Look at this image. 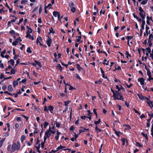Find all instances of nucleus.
<instances>
[{
	"label": "nucleus",
	"mask_w": 153,
	"mask_h": 153,
	"mask_svg": "<svg viewBox=\"0 0 153 153\" xmlns=\"http://www.w3.org/2000/svg\"><path fill=\"white\" fill-rule=\"evenodd\" d=\"M139 99L142 100H146L147 101H148L149 99L148 98L143 96L142 95H140L139 94H137Z\"/></svg>",
	"instance_id": "nucleus-5"
},
{
	"label": "nucleus",
	"mask_w": 153,
	"mask_h": 153,
	"mask_svg": "<svg viewBox=\"0 0 153 153\" xmlns=\"http://www.w3.org/2000/svg\"><path fill=\"white\" fill-rule=\"evenodd\" d=\"M6 50H5L2 52L1 53V56L2 57V58H4V55L6 53Z\"/></svg>",
	"instance_id": "nucleus-24"
},
{
	"label": "nucleus",
	"mask_w": 153,
	"mask_h": 153,
	"mask_svg": "<svg viewBox=\"0 0 153 153\" xmlns=\"http://www.w3.org/2000/svg\"><path fill=\"white\" fill-rule=\"evenodd\" d=\"M134 144L136 145V146L139 147H140L142 146L141 145L139 142H135Z\"/></svg>",
	"instance_id": "nucleus-30"
},
{
	"label": "nucleus",
	"mask_w": 153,
	"mask_h": 153,
	"mask_svg": "<svg viewBox=\"0 0 153 153\" xmlns=\"http://www.w3.org/2000/svg\"><path fill=\"white\" fill-rule=\"evenodd\" d=\"M42 37L39 36L36 39V43L37 44H38L39 43L40 45L41 46H42L43 45L41 43V42L42 41Z\"/></svg>",
	"instance_id": "nucleus-6"
},
{
	"label": "nucleus",
	"mask_w": 153,
	"mask_h": 153,
	"mask_svg": "<svg viewBox=\"0 0 153 153\" xmlns=\"http://www.w3.org/2000/svg\"><path fill=\"white\" fill-rule=\"evenodd\" d=\"M10 33L12 34H14L15 33V31L13 30H12L9 32Z\"/></svg>",
	"instance_id": "nucleus-62"
},
{
	"label": "nucleus",
	"mask_w": 153,
	"mask_h": 153,
	"mask_svg": "<svg viewBox=\"0 0 153 153\" xmlns=\"http://www.w3.org/2000/svg\"><path fill=\"white\" fill-rule=\"evenodd\" d=\"M103 64L104 65H109V61H107V62H103Z\"/></svg>",
	"instance_id": "nucleus-57"
},
{
	"label": "nucleus",
	"mask_w": 153,
	"mask_h": 153,
	"mask_svg": "<svg viewBox=\"0 0 153 153\" xmlns=\"http://www.w3.org/2000/svg\"><path fill=\"white\" fill-rule=\"evenodd\" d=\"M150 56L152 59H153V49L152 50V53H151L150 54Z\"/></svg>",
	"instance_id": "nucleus-50"
},
{
	"label": "nucleus",
	"mask_w": 153,
	"mask_h": 153,
	"mask_svg": "<svg viewBox=\"0 0 153 153\" xmlns=\"http://www.w3.org/2000/svg\"><path fill=\"white\" fill-rule=\"evenodd\" d=\"M50 33H54V32L53 31V29L52 27H51L50 29H49Z\"/></svg>",
	"instance_id": "nucleus-55"
},
{
	"label": "nucleus",
	"mask_w": 153,
	"mask_h": 153,
	"mask_svg": "<svg viewBox=\"0 0 153 153\" xmlns=\"http://www.w3.org/2000/svg\"><path fill=\"white\" fill-rule=\"evenodd\" d=\"M51 4H48V5L47 7H45V10H46V9H47V8H48V9L49 8V9H50L51 8V7H50V6H51Z\"/></svg>",
	"instance_id": "nucleus-59"
},
{
	"label": "nucleus",
	"mask_w": 153,
	"mask_h": 153,
	"mask_svg": "<svg viewBox=\"0 0 153 153\" xmlns=\"http://www.w3.org/2000/svg\"><path fill=\"white\" fill-rule=\"evenodd\" d=\"M133 17L135 18H136L137 20L139 22H140L141 21V19H139V18L138 17H137L134 13L133 14Z\"/></svg>",
	"instance_id": "nucleus-19"
},
{
	"label": "nucleus",
	"mask_w": 153,
	"mask_h": 153,
	"mask_svg": "<svg viewBox=\"0 0 153 153\" xmlns=\"http://www.w3.org/2000/svg\"><path fill=\"white\" fill-rule=\"evenodd\" d=\"M122 141L123 142L122 145L124 146L125 144V143L126 141V139L123 138L121 139Z\"/></svg>",
	"instance_id": "nucleus-31"
},
{
	"label": "nucleus",
	"mask_w": 153,
	"mask_h": 153,
	"mask_svg": "<svg viewBox=\"0 0 153 153\" xmlns=\"http://www.w3.org/2000/svg\"><path fill=\"white\" fill-rule=\"evenodd\" d=\"M133 38V37L132 36H127L126 37V39H127L128 41H130V40L132 39Z\"/></svg>",
	"instance_id": "nucleus-39"
},
{
	"label": "nucleus",
	"mask_w": 153,
	"mask_h": 153,
	"mask_svg": "<svg viewBox=\"0 0 153 153\" xmlns=\"http://www.w3.org/2000/svg\"><path fill=\"white\" fill-rule=\"evenodd\" d=\"M149 27H148L147 25H146V33H147V35H148L149 32H150V31H148V30L149 29Z\"/></svg>",
	"instance_id": "nucleus-25"
},
{
	"label": "nucleus",
	"mask_w": 153,
	"mask_h": 153,
	"mask_svg": "<svg viewBox=\"0 0 153 153\" xmlns=\"http://www.w3.org/2000/svg\"><path fill=\"white\" fill-rule=\"evenodd\" d=\"M48 109L52 113V111H53V108L52 106L50 105L48 106Z\"/></svg>",
	"instance_id": "nucleus-32"
},
{
	"label": "nucleus",
	"mask_w": 153,
	"mask_h": 153,
	"mask_svg": "<svg viewBox=\"0 0 153 153\" xmlns=\"http://www.w3.org/2000/svg\"><path fill=\"white\" fill-rule=\"evenodd\" d=\"M27 52L30 53H32V51L31 50L30 48V47H28L27 50Z\"/></svg>",
	"instance_id": "nucleus-44"
},
{
	"label": "nucleus",
	"mask_w": 153,
	"mask_h": 153,
	"mask_svg": "<svg viewBox=\"0 0 153 153\" xmlns=\"http://www.w3.org/2000/svg\"><path fill=\"white\" fill-rule=\"evenodd\" d=\"M88 130H89L88 129H87L84 128L83 130H81V129L79 130V134H80V133H81L82 132H85V130L88 131Z\"/></svg>",
	"instance_id": "nucleus-40"
},
{
	"label": "nucleus",
	"mask_w": 153,
	"mask_h": 153,
	"mask_svg": "<svg viewBox=\"0 0 153 153\" xmlns=\"http://www.w3.org/2000/svg\"><path fill=\"white\" fill-rule=\"evenodd\" d=\"M101 120L100 119H99L98 121H94V124L96 125V126H97V125L99 124Z\"/></svg>",
	"instance_id": "nucleus-23"
},
{
	"label": "nucleus",
	"mask_w": 153,
	"mask_h": 153,
	"mask_svg": "<svg viewBox=\"0 0 153 153\" xmlns=\"http://www.w3.org/2000/svg\"><path fill=\"white\" fill-rule=\"evenodd\" d=\"M138 82H140L141 85H143L144 84V79L143 78H140L138 79Z\"/></svg>",
	"instance_id": "nucleus-10"
},
{
	"label": "nucleus",
	"mask_w": 153,
	"mask_h": 153,
	"mask_svg": "<svg viewBox=\"0 0 153 153\" xmlns=\"http://www.w3.org/2000/svg\"><path fill=\"white\" fill-rule=\"evenodd\" d=\"M19 39H17V40H16L15 41L13 42L12 43V45L13 46H16V45L18 43V41L17 40ZM19 39L20 42H21L22 41V40L20 39V38H19Z\"/></svg>",
	"instance_id": "nucleus-16"
},
{
	"label": "nucleus",
	"mask_w": 153,
	"mask_h": 153,
	"mask_svg": "<svg viewBox=\"0 0 153 153\" xmlns=\"http://www.w3.org/2000/svg\"><path fill=\"white\" fill-rule=\"evenodd\" d=\"M113 96L114 100H121L122 101H124V98L123 97L122 95L120 94L119 92H117V91H116V94L114 95H113Z\"/></svg>",
	"instance_id": "nucleus-2"
},
{
	"label": "nucleus",
	"mask_w": 153,
	"mask_h": 153,
	"mask_svg": "<svg viewBox=\"0 0 153 153\" xmlns=\"http://www.w3.org/2000/svg\"><path fill=\"white\" fill-rule=\"evenodd\" d=\"M49 125V123L47 122H45L44 123V128H45L46 127L48 126Z\"/></svg>",
	"instance_id": "nucleus-26"
},
{
	"label": "nucleus",
	"mask_w": 153,
	"mask_h": 153,
	"mask_svg": "<svg viewBox=\"0 0 153 153\" xmlns=\"http://www.w3.org/2000/svg\"><path fill=\"white\" fill-rule=\"evenodd\" d=\"M0 67L1 68H4L3 64L1 63V61H0Z\"/></svg>",
	"instance_id": "nucleus-54"
},
{
	"label": "nucleus",
	"mask_w": 153,
	"mask_h": 153,
	"mask_svg": "<svg viewBox=\"0 0 153 153\" xmlns=\"http://www.w3.org/2000/svg\"><path fill=\"white\" fill-rule=\"evenodd\" d=\"M61 134V133L58 130L56 131V133L55 137V138L56 140H58L59 139V136Z\"/></svg>",
	"instance_id": "nucleus-7"
},
{
	"label": "nucleus",
	"mask_w": 153,
	"mask_h": 153,
	"mask_svg": "<svg viewBox=\"0 0 153 153\" xmlns=\"http://www.w3.org/2000/svg\"><path fill=\"white\" fill-rule=\"evenodd\" d=\"M23 18H22L20 19L19 20V22L18 23V24L19 25L23 21Z\"/></svg>",
	"instance_id": "nucleus-60"
},
{
	"label": "nucleus",
	"mask_w": 153,
	"mask_h": 153,
	"mask_svg": "<svg viewBox=\"0 0 153 153\" xmlns=\"http://www.w3.org/2000/svg\"><path fill=\"white\" fill-rule=\"evenodd\" d=\"M8 90L10 92H12L13 91V89L11 85H9L7 88Z\"/></svg>",
	"instance_id": "nucleus-22"
},
{
	"label": "nucleus",
	"mask_w": 153,
	"mask_h": 153,
	"mask_svg": "<svg viewBox=\"0 0 153 153\" xmlns=\"http://www.w3.org/2000/svg\"><path fill=\"white\" fill-rule=\"evenodd\" d=\"M12 67L11 66L9 65L8 66V68L6 69V71H9L11 69Z\"/></svg>",
	"instance_id": "nucleus-51"
},
{
	"label": "nucleus",
	"mask_w": 153,
	"mask_h": 153,
	"mask_svg": "<svg viewBox=\"0 0 153 153\" xmlns=\"http://www.w3.org/2000/svg\"><path fill=\"white\" fill-rule=\"evenodd\" d=\"M146 56H148L149 54L151 53V50L149 47H148L146 48Z\"/></svg>",
	"instance_id": "nucleus-8"
},
{
	"label": "nucleus",
	"mask_w": 153,
	"mask_h": 153,
	"mask_svg": "<svg viewBox=\"0 0 153 153\" xmlns=\"http://www.w3.org/2000/svg\"><path fill=\"white\" fill-rule=\"evenodd\" d=\"M145 24V22L144 20H142V24L141 25V29L143 30H144V25Z\"/></svg>",
	"instance_id": "nucleus-20"
},
{
	"label": "nucleus",
	"mask_w": 153,
	"mask_h": 153,
	"mask_svg": "<svg viewBox=\"0 0 153 153\" xmlns=\"http://www.w3.org/2000/svg\"><path fill=\"white\" fill-rule=\"evenodd\" d=\"M147 75L149 76V77L151 76V73L149 71H147Z\"/></svg>",
	"instance_id": "nucleus-58"
},
{
	"label": "nucleus",
	"mask_w": 153,
	"mask_h": 153,
	"mask_svg": "<svg viewBox=\"0 0 153 153\" xmlns=\"http://www.w3.org/2000/svg\"><path fill=\"white\" fill-rule=\"evenodd\" d=\"M150 17H149L148 16H147V21H146V23L147 24L149 25H150V22H149V20H150Z\"/></svg>",
	"instance_id": "nucleus-45"
},
{
	"label": "nucleus",
	"mask_w": 153,
	"mask_h": 153,
	"mask_svg": "<svg viewBox=\"0 0 153 153\" xmlns=\"http://www.w3.org/2000/svg\"><path fill=\"white\" fill-rule=\"evenodd\" d=\"M52 42V40L51 39L49 38L46 41V43L48 47H50L51 45V43Z\"/></svg>",
	"instance_id": "nucleus-9"
},
{
	"label": "nucleus",
	"mask_w": 153,
	"mask_h": 153,
	"mask_svg": "<svg viewBox=\"0 0 153 153\" xmlns=\"http://www.w3.org/2000/svg\"><path fill=\"white\" fill-rule=\"evenodd\" d=\"M148 0H141V3L143 4H145L147 2Z\"/></svg>",
	"instance_id": "nucleus-29"
},
{
	"label": "nucleus",
	"mask_w": 153,
	"mask_h": 153,
	"mask_svg": "<svg viewBox=\"0 0 153 153\" xmlns=\"http://www.w3.org/2000/svg\"><path fill=\"white\" fill-rule=\"evenodd\" d=\"M4 139H2V140H1L0 141V148H1L2 146V144L4 141Z\"/></svg>",
	"instance_id": "nucleus-43"
},
{
	"label": "nucleus",
	"mask_w": 153,
	"mask_h": 153,
	"mask_svg": "<svg viewBox=\"0 0 153 153\" xmlns=\"http://www.w3.org/2000/svg\"><path fill=\"white\" fill-rule=\"evenodd\" d=\"M32 29L31 28H29L27 32V34L31 33L32 32Z\"/></svg>",
	"instance_id": "nucleus-38"
},
{
	"label": "nucleus",
	"mask_w": 153,
	"mask_h": 153,
	"mask_svg": "<svg viewBox=\"0 0 153 153\" xmlns=\"http://www.w3.org/2000/svg\"><path fill=\"white\" fill-rule=\"evenodd\" d=\"M32 36H31L30 34L27 33V34L26 36V38H28L29 39H30Z\"/></svg>",
	"instance_id": "nucleus-47"
},
{
	"label": "nucleus",
	"mask_w": 153,
	"mask_h": 153,
	"mask_svg": "<svg viewBox=\"0 0 153 153\" xmlns=\"http://www.w3.org/2000/svg\"><path fill=\"white\" fill-rule=\"evenodd\" d=\"M35 63H32V65L33 66L37 68V66H38L39 68H41L42 67V65L41 62L37 60H35L34 61Z\"/></svg>",
	"instance_id": "nucleus-3"
},
{
	"label": "nucleus",
	"mask_w": 153,
	"mask_h": 153,
	"mask_svg": "<svg viewBox=\"0 0 153 153\" xmlns=\"http://www.w3.org/2000/svg\"><path fill=\"white\" fill-rule=\"evenodd\" d=\"M74 3L72 2H71L69 4V6H70L71 10H75V8L74 7H73L74 6Z\"/></svg>",
	"instance_id": "nucleus-18"
},
{
	"label": "nucleus",
	"mask_w": 153,
	"mask_h": 153,
	"mask_svg": "<svg viewBox=\"0 0 153 153\" xmlns=\"http://www.w3.org/2000/svg\"><path fill=\"white\" fill-rule=\"evenodd\" d=\"M126 128L125 129L127 130H130L131 129V126L128 125H125Z\"/></svg>",
	"instance_id": "nucleus-36"
},
{
	"label": "nucleus",
	"mask_w": 153,
	"mask_h": 153,
	"mask_svg": "<svg viewBox=\"0 0 153 153\" xmlns=\"http://www.w3.org/2000/svg\"><path fill=\"white\" fill-rule=\"evenodd\" d=\"M53 16L55 17H57L59 16L60 15V13L57 11H54L53 13Z\"/></svg>",
	"instance_id": "nucleus-13"
},
{
	"label": "nucleus",
	"mask_w": 153,
	"mask_h": 153,
	"mask_svg": "<svg viewBox=\"0 0 153 153\" xmlns=\"http://www.w3.org/2000/svg\"><path fill=\"white\" fill-rule=\"evenodd\" d=\"M28 0H22L21 3L22 4H25L27 1Z\"/></svg>",
	"instance_id": "nucleus-41"
},
{
	"label": "nucleus",
	"mask_w": 153,
	"mask_h": 153,
	"mask_svg": "<svg viewBox=\"0 0 153 153\" xmlns=\"http://www.w3.org/2000/svg\"><path fill=\"white\" fill-rule=\"evenodd\" d=\"M62 149V146L60 145L59 146H58L57 148L56 151H58L59 150H60V149Z\"/></svg>",
	"instance_id": "nucleus-52"
},
{
	"label": "nucleus",
	"mask_w": 153,
	"mask_h": 153,
	"mask_svg": "<svg viewBox=\"0 0 153 153\" xmlns=\"http://www.w3.org/2000/svg\"><path fill=\"white\" fill-rule=\"evenodd\" d=\"M114 131L115 133L116 134L117 136H119L120 135L119 134L120 133V132L119 131H117L115 130H114Z\"/></svg>",
	"instance_id": "nucleus-48"
},
{
	"label": "nucleus",
	"mask_w": 153,
	"mask_h": 153,
	"mask_svg": "<svg viewBox=\"0 0 153 153\" xmlns=\"http://www.w3.org/2000/svg\"><path fill=\"white\" fill-rule=\"evenodd\" d=\"M55 124H56V126L57 128H59L60 126L61 125L59 123L57 122V121H56L55 123L54 124V126H55ZM53 127H55L54 126H53Z\"/></svg>",
	"instance_id": "nucleus-21"
},
{
	"label": "nucleus",
	"mask_w": 153,
	"mask_h": 153,
	"mask_svg": "<svg viewBox=\"0 0 153 153\" xmlns=\"http://www.w3.org/2000/svg\"><path fill=\"white\" fill-rule=\"evenodd\" d=\"M14 61L13 59H11L8 62L9 65L11 64L13 66H14Z\"/></svg>",
	"instance_id": "nucleus-15"
},
{
	"label": "nucleus",
	"mask_w": 153,
	"mask_h": 153,
	"mask_svg": "<svg viewBox=\"0 0 153 153\" xmlns=\"http://www.w3.org/2000/svg\"><path fill=\"white\" fill-rule=\"evenodd\" d=\"M56 132L55 131L54 127H51L49 126V127L48 129L45 132V135L44 137L43 142H42L41 143V147L42 149L44 148V145L45 142L47 138H48L51 135V134H54Z\"/></svg>",
	"instance_id": "nucleus-1"
},
{
	"label": "nucleus",
	"mask_w": 153,
	"mask_h": 153,
	"mask_svg": "<svg viewBox=\"0 0 153 153\" xmlns=\"http://www.w3.org/2000/svg\"><path fill=\"white\" fill-rule=\"evenodd\" d=\"M141 135L143 137H144L146 140H148V137L147 134H146L144 133L143 132H142Z\"/></svg>",
	"instance_id": "nucleus-28"
},
{
	"label": "nucleus",
	"mask_w": 153,
	"mask_h": 153,
	"mask_svg": "<svg viewBox=\"0 0 153 153\" xmlns=\"http://www.w3.org/2000/svg\"><path fill=\"white\" fill-rule=\"evenodd\" d=\"M100 70H101V74H102V77L103 78H105V79H107V76H105L104 72L103 70L102 69V68H100Z\"/></svg>",
	"instance_id": "nucleus-14"
},
{
	"label": "nucleus",
	"mask_w": 153,
	"mask_h": 153,
	"mask_svg": "<svg viewBox=\"0 0 153 153\" xmlns=\"http://www.w3.org/2000/svg\"><path fill=\"white\" fill-rule=\"evenodd\" d=\"M16 128L18 129L19 127V125L18 123H16L15 125Z\"/></svg>",
	"instance_id": "nucleus-64"
},
{
	"label": "nucleus",
	"mask_w": 153,
	"mask_h": 153,
	"mask_svg": "<svg viewBox=\"0 0 153 153\" xmlns=\"http://www.w3.org/2000/svg\"><path fill=\"white\" fill-rule=\"evenodd\" d=\"M111 92L113 93V95H115L116 93V92H115L114 90H113L112 88H111Z\"/></svg>",
	"instance_id": "nucleus-61"
},
{
	"label": "nucleus",
	"mask_w": 153,
	"mask_h": 153,
	"mask_svg": "<svg viewBox=\"0 0 153 153\" xmlns=\"http://www.w3.org/2000/svg\"><path fill=\"white\" fill-rule=\"evenodd\" d=\"M153 38V35L152 34H150L148 39V42H149Z\"/></svg>",
	"instance_id": "nucleus-17"
},
{
	"label": "nucleus",
	"mask_w": 153,
	"mask_h": 153,
	"mask_svg": "<svg viewBox=\"0 0 153 153\" xmlns=\"http://www.w3.org/2000/svg\"><path fill=\"white\" fill-rule=\"evenodd\" d=\"M114 80L115 82L117 83V84L121 83V82L120 80L117 79L115 78L114 79Z\"/></svg>",
	"instance_id": "nucleus-42"
},
{
	"label": "nucleus",
	"mask_w": 153,
	"mask_h": 153,
	"mask_svg": "<svg viewBox=\"0 0 153 153\" xmlns=\"http://www.w3.org/2000/svg\"><path fill=\"white\" fill-rule=\"evenodd\" d=\"M70 101L68 100L67 101H65V106H67L70 103Z\"/></svg>",
	"instance_id": "nucleus-53"
},
{
	"label": "nucleus",
	"mask_w": 153,
	"mask_h": 153,
	"mask_svg": "<svg viewBox=\"0 0 153 153\" xmlns=\"http://www.w3.org/2000/svg\"><path fill=\"white\" fill-rule=\"evenodd\" d=\"M16 73V70L15 69L11 68L10 71V74H14Z\"/></svg>",
	"instance_id": "nucleus-33"
},
{
	"label": "nucleus",
	"mask_w": 153,
	"mask_h": 153,
	"mask_svg": "<svg viewBox=\"0 0 153 153\" xmlns=\"http://www.w3.org/2000/svg\"><path fill=\"white\" fill-rule=\"evenodd\" d=\"M95 130L97 134H98L102 131V130L99 128L97 126H95Z\"/></svg>",
	"instance_id": "nucleus-11"
},
{
	"label": "nucleus",
	"mask_w": 153,
	"mask_h": 153,
	"mask_svg": "<svg viewBox=\"0 0 153 153\" xmlns=\"http://www.w3.org/2000/svg\"><path fill=\"white\" fill-rule=\"evenodd\" d=\"M26 138V137L24 135H22L21 136V140L22 143H23L24 140Z\"/></svg>",
	"instance_id": "nucleus-27"
},
{
	"label": "nucleus",
	"mask_w": 153,
	"mask_h": 153,
	"mask_svg": "<svg viewBox=\"0 0 153 153\" xmlns=\"http://www.w3.org/2000/svg\"><path fill=\"white\" fill-rule=\"evenodd\" d=\"M116 88L118 90V91H117V92H119L120 91V86H119V85H116Z\"/></svg>",
	"instance_id": "nucleus-56"
},
{
	"label": "nucleus",
	"mask_w": 153,
	"mask_h": 153,
	"mask_svg": "<svg viewBox=\"0 0 153 153\" xmlns=\"http://www.w3.org/2000/svg\"><path fill=\"white\" fill-rule=\"evenodd\" d=\"M147 102L150 106L151 109L153 108V105L152 104V103H153V102H152L150 101V100L149 99V100L147 101Z\"/></svg>",
	"instance_id": "nucleus-12"
},
{
	"label": "nucleus",
	"mask_w": 153,
	"mask_h": 153,
	"mask_svg": "<svg viewBox=\"0 0 153 153\" xmlns=\"http://www.w3.org/2000/svg\"><path fill=\"white\" fill-rule=\"evenodd\" d=\"M56 67L58 69H59L60 71H61L62 70V67L60 64H57Z\"/></svg>",
	"instance_id": "nucleus-34"
},
{
	"label": "nucleus",
	"mask_w": 153,
	"mask_h": 153,
	"mask_svg": "<svg viewBox=\"0 0 153 153\" xmlns=\"http://www.w3.org/2000/svg\"><path fill=\"white\" fill-rule=\"evenodd\" d=\"M139 13L141 17L143 19H144L146 17L145 13L144 10H139Z\"/></svg>",
	"instance_id": "nucleus-4"
},
{
	"label": "nucleus",
	"mask_w": 153,
	"mask_h": 153,
	"mask_svg": "<svg viewBox=\"0 0 153 153\" xmlns=\"http://www.w3.org/2000/svg\"><path fill=\"white\" fill-rule=\"evenodd\" d=\"M101 83H102V81H101V80H100L96 81L95 82V83L96 84H101Z\"/></svg>",
	"instance_id": "nucleus-49"
},
{
	"label": "nucleus",
	"mask_w": 153,
	"mask_h": 153,
	"mask_svg": "<svg viewBox=\"0 0 153 153\" xmlns=\"http://www.w3.org/2000/svg\"><path fill=\"white\" fill-rule=\"evenodd\" d=\"M18 84V82L17 81H14L13 82V85L14 87H15L16 85H17Z\"/></svg>",
	"instance_id": "nucleus-37"
},
{
	"label": "nucleus",
	"mask_w": 153,
	"mask_h": 153,
	"mask_svg": "<svg viewBox=\"0 0 153 153\" xmlns=\"http://www.w3.org/2000/svg\"><path fill=\"white\" fill-rule=\"evenodd\" d=\"M148 115L149 116L151 117V118H152L153 117V114L152 112H150L149 113Z\"/></svg>",
	"instance_id": "nucleus-46"
},
{
	"label": "nucleus",
	"mask_w": 153,
	"mask_h": 153,
	"mask_svg": "<svg viewBox=\"0 0 153 153\" xmlns=\"http://www.w3.org/2000/svg\"><path fill=\"white\" fill-rule=\"evenodd\" d=\"M76 65L77 66L76 68L79 71H80L82 69V68L80 66V65L79 64H76Z\"/></svg>",
	"instance_id": "nucleus-35"
},
{
	"label": "nucleus",
	"mask_w": 153,
	"mask_h": 153,
	"mask_svg": "<svg viewBox=\"0 0 153 153\" xmlns=\"http://www.w3.org/2000/svg\"><path fill=\"white\" fill-rule=\"evenodd\" d=\"M76 78H78V79H81V77H80V76H79V75L78 74H76Z\"/></svg>",
	"instance_id": "nucleus-63"
}]
</instances>
